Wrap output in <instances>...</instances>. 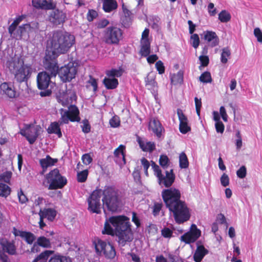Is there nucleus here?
I'll list each match as a JSON object with an SVG mask.
<instances>
[{"label": "nucleus", "mask_w": 262, "mask_h": 262, "mask_svg": "<svg viewBox=\"0 0 262 262\" xmlns=\"http://www.w3.org/2000/svg\"><path fill=\"white\" fill-rule=\"evenodd\" d=\"M159 162L160 165L164 168H166L169 165V159L165 155L161 156Z\"/></svg>", "instance_id": "nucleus-48"}, {"label": "nucleus", "mask_w": 262, "mask_h": 262, "mask_svg": "<svg viewBox=\"0 0 262 262\" xmlns=\"http://www.w3.org/2000/svg\"><path fill=\"white\" fill-rule=\"evenodd\" d=\"M177 114L180 121V130L182 133L186 134L190 130V127L188 125V119L180 109L177 110Z\"/></svg>", "instance_id": "nucleus-17"}, {"label": "nucleus", "mask_w": 262, "mask_h": 262, "mask_svg": "<svg viewBox=\"0 0 262 262\" xmlns=\"http://www.w3.org/2000/svg\"><path fill=\"white\" fill-rule=\"evenodd\" d=\"M17 26L14 25V24H12L8 28V31L10 36L12 38H14L15 33L16 32V30L17 29Z\"/></svg>", "instance_id": "nucleus-64"}, {"label": "nucleus", "mask_w": 262, "mask_h": 262, "mask_svg": "<svg viewBox=\"0 0 262 262\" xmlns=\"http://www.w3.org/2000/svg\"><path fill=\"white\" fill-rule=\"evenodd\" d=\"M117 6L116 0H103V9L106 12H110L116 9Z\"/></svg>", "instance_id": "nucleus-25"}, {"label": "nucleus", "mask_w": 262, "mask_h": 262, "mask_svg": "<svg viewBox=\"0 0 262 262\" xmlns=\"http://www.w3.org/2000/svg\"><path fill=\"white\" fill-rule=\"evenodd\" d=\"M49 262H71V260L66 256L56 255L51 257Z\"/></svg>", "instance_id": "nucleus-41"}, {"label": "nucleus", "mask_w": 262, "mask_h": 262, "mask_svg": "<svg viewBox=\"0 0 262 262\" xmlns=\"http://www.w3.org/2000/svg\"><path fill=\"white\" fill-rule=\"evenodd\" d=\"M29 28H30V25L29 24H25L18 27V28L17 27L15 33L14 38L17 39L18 38H21L23 34L26 31V30Z\"/></svg>", "instance_id": "nucleus-35"}, {"label": "nucleus", "mask_w": 262, "mask_h": 262, "mask_svg": "<svg viewBox=\"0 0 262 262\" xmlns=\"http://www.w3.org/2000/svg\"><path fill=\"white\" fill-rule=\"evenodd\" d=\"M98 15L97 12L94 10H90L89 11V12L87 15L88 20L89 21H91L93 20L94 18H95Z\"/></svg>", "instance_id": "nucleus-57"}, {"label": "nucleus", "mask_w": 262, "mask_h": 262, "mask_svg": "<svg viewBox=\"0 0 262 262\" xmlns=\"http://www.w3.org/2000/svg\"><path fill=\"white\" fill-rule=\"evenodd\" d=\"M103 83L108 89H114L118 84V80L116 78H105Z\"/></svg>", "instance_id": "nucleus-30"}, {"label": "nucleus", "mask_w": 262, "mask_h": 262, "mask_svg": "<svg viewBox=\"0 0 262 262\" xmlns=\"http://www.w3.org/2000/svg\"><path fill=\"white\" fill-rule=\"evenodd\" d=\"M180 167L181 168H186L188 167L189 162L187 157L184 152L180 154L179 156Z\"/></svg>", "instance_id": "nucleus-36"}, {"label": "nucleus", "mask_w": 262, "mask_h": 262, "mask_svg": "<svg viewBox=\"0 0 262 262\" xmlns=\"http://www.w3.org/2000/svg\"><path fill=\"white\" fill-rule=\"evenodd\" d=\"M75 42L73 35L61 31L53 34L48 41L47 50L43 64L46 69L49 70L53 75L57 74L58 67L55 58L59 54L66 53Z\"/></svg>", "instance_id": "nucleus-1"}, {"label": "nucleus", "mask_w": 262, "mask_h": 262, "mask_svg": "<svg viewBox=\"0 0 262 262\" xmlns=\"http://www.w3.org/2000/svg\"><path fill=\"white\" fill-rule=\"evenodd\" d=\"M46 179L50 183L49 189H56L62 188L67 184V180L59 173L57 169H54L46 175Z\"/></svg>", "instance_id": "nucleus-9"}, {"label": "nucleus", "mask_w": 262, "mask_h": 262, "mask_svg": "<svg viewBox=\"0 0 262 262\" xmlns=\"http://www.w3.org/2000/svg\"><path fill=\"white\" fill-rule=\"evenodd\" d=\"M247 170L245 166H242L236 171L237 177L241 179H243L246 176Z\"/></svg>", "instance_id": "nucleus-51"}, {"label": "nucleus", "mask_w": 262, "mask_h": 262, "mask_svg": "<svg viewBox=\"0 0 262 262\" xmlns=\"http://www.w3.org/2000/svg\"><path fill=\"white\" fill-rule=\"evenodd\" d=\"M129 220V219L125 216H112L110 218L108 221L105 222L102 233L110 235L114 234V229L110 225L111 224L116 230L119 244L124 246L127 243L130 242L133 239V233Z\"/></svg>", "instance_id": "nucleus-3"}, {"label": "nucleus", "mask_w": 262, "mask_h": 262, "mask_svg": "<svg viewBox=\"0 0 262 262\" xmlns=\"http://www.w3.org/2000/svg\"><path fill=\"white\" fill-rule=\"evenodd\" d=\"M102 192L101 190L94 191L88 199V209L93 213L101 212V198Z\"/></svg>", "instance_id": "nucleus-10"}, {"label": "nucleus", "mask_w": 262, "mask_h": 262, "mask_svg": "<svg viewBox=\"0 0 262 262\" xmlns=\"http://www.w3.org/2000/svg\"><path fill=\"white\" fill-rule=\"evenodd\" d=\"M162 195L165 205L173 213L176 222L182 224L189 220L190 213L186 204L180 200L181 193L179 190L174 188L164 189Z\"/></svg>", "instance_id": "nucleus-2"}, {"label": "nucleus", "mask_w": 262, "mask_h": 262, "mask_svg": "<svg viewBox=\"0 0 262 262\" xmlns=\"http://www.w3.org/2000/svg\"><path fill=\"white\" fill-rule=\"evenodd\" d=\"M21 236L25 238V240L29 244H31L35 239L34 235L30 232H24Z\"/></svg>", "instance_id": "nucleus-42"}, {"label": "nucleus", "mask_w": 262, "mask_h": 262, "mask_svg": "<svg viewBox=\"0 0 262 262\" xmlns=\"http://www.w3.org/2000/svg\"><path fill=\"white\" fill-rule=\"evenodd\" d=\"M120 119L117 116H114L110 120V124L113 127H117L120 125Z\"/></svg>", "instance_id": "nucleus-52"}, {"label": "nucleus", "mask_w": 262, "mask_h": 262, "mask_svg": "<svg viewBox=\"0 0 262 262\" xmlns=\"http://www.w3.org/2000/svg\"><path fill=\"white\" fill-rule=\"evenodd\" d=\"M106 74L108 76L120 77L122 74V71L121 70L113 69L111 71H107Z\"/></svg>", "instance_id": "nucleus-49"}, {"label": "nucleus", "mask_w": 262, "mask_h": 262, "mask_svg": "<svg viewBox=\"0 0 262 262\" xmlns=\"http://www.w3.org/2000/svg\"><path fill=\"white\" fill-rule=\"evenodd\" d=\"M195 108L197 115L200 116V111L202 106V102L201 99H198L197 97L194 98Z\"/></svg>", "instance_id": "nucleus-58"}, {"label": "nucleus", "mask_w": 262, "mask_h": 262, "mask_svg": "<svg viewBox=\"0 0 262 262\" xmlns=\"http://www.w3.org/2000/svg\"><path fill=\"white\" fill-rule=\"evenodd\" d=\"M102 201L103 205L111 211H116L120 204V198L117 190L113 187H106L103 190Z\"/></svg>", "instance_id": "nucleus-6"}, {"label": "nucleus", "mask_w": 262, "mask_h": 262, "mask_svg": "<svg viewBox=\"0 0 262 262\" xmlns=\"http://www.w3.org/2000/svg\"><path fill=\"white\" fill-rule=\"evenodd\" d=\"M94 244L97 254L103 255L109 259H113L115 257L116 251L114 247L110 243L100 239H97L94 242Z\"/></svg>", "instance_id": "nucleus-8"}, {"label": "nucleus", "mask_w": 262, "mask_h": 262, "mask_svg": "<svg viewBox=\"0 0 262 262\" xmlns=\"http://www.w3.org/2000/svg\"><path fill=\"white\" fill-rule=\"evenodd\" d=\"M57 162V159H52L49 156L39 160V163L43 169V172L49 166L54 165Z\"/></svg>", "instance_id": "nucleus-23"}, {"label": "nucleus", "mask_w": 262, "mask_h": 262, "mask_svg": "<svg viewBox=\"0 0 262 262\" xmlns=\"http://www.w3.org/2000/svg\"><path fill=\"white\" fill-rule=\"evenodd\" d=\"M159 18L158 17H152L151 19H150L149 24L151 27L155 30H158L159 29Z\"/></svg>", "instance_id": "nucleus-47"}, {"label": "nucleus", "mask_w": 262, "mask_h": 262, "mask_svg": "<svg viewBox=\"0 0 262 262\" xmlns=\"http://www.w3.org/2000/svg\"><path fill=\"white\" fill-rule=\"evenodd\" d=\"M231 55L230 50L228 48H224L222 50L221 61L223 63H226L228 62V59Z\"/></svg>", "instance_id": "nucleus-37"}, {"label": "nucleus", "mask_w": 262, "mask_h": 262, "mask_svg": "<svg viewBox=\"0 0 262 262\" xmlns=\"http://www.w3.org/2000/svg\"><path fill=\"white\" fill-rule=\"evenodd\" d=\"M199 60L201 63V66L206 67L209 63V58L207 56L201 55L199 57Z\"/></svg>", "instance_id": "nucleus-61"}, {"label": "nucleus", "mask_w": 262, "mask_h": 262, "mask_svg": "<svg viewBox=\"0 0 262 262\" xmlns=\"http://www.w3.org/2000/svg\"><path fill=\"white\" fill-rule=\"evenodd\" d=\"M220 114L223 119V120L227 122L228 120V115L226 113V110L224 106H221L220 108Z\"/></svg>", "instance_id": "nucleus-63"}, {"label": "nucleus", "mask_w": 262, "mask_h": 262, "mask_svg": "<svg viewBox=\"0 0 262 262\" xmlns=\"http://www.w3.org/2000/svg\"><path fill=\"white\" fill-rule=\"evenodd\" d=\"M36 242L40 246L45 248H49L51 247V244L50 239L45 236H40L38 237Z\"/></svg>", "instance_id": "nucleus-34"}, {"label": "nucleus", "mask_w": 262, "mask_h": 262, "mask_svg": "<svg viewBox=\"0 0 262 262\" xmlns=\"http://www.w3.org/2000/svg\"><path fill=\"white\" fill-rule=\"evenodd\" d=\"M39 216L41 218H47L48 220L52 221L56 216V212L52 209H45L40 210L39 212Z\"/></svg>", "instance_id": "nucleus-26"}, {"label": "nucleus", "mask_w": 262, "mask_h": 262, "mask_svg": "<svg viewBox=\"0 0 262 262\" xmlns=\"http://www.w3.org/2000/svg\"><path fill=\"white\" fill-rule=\"evenodd\" d=\"M47 70L50 73L51 76L47 72H40L37 75V81L38 87L41 90L47 89L51 81V77L56 75V74L55 75H52L49 70Z\"/></svg>", "instance_id": "nucleus-14"}, {"label": "nucleus", "mask_w": 262, "mask_h": 262, "mask_svg": "<svg viewBox=\"0 0 262 262\" xmlns=\"http://www.w3.org/2000/svg\"><path fill=\"white\" fill-rule=\"evenodd\" d=\"M7 68L15 76V79L19 82H23L30 74V68L24 65V61L18 55H15L9 59L6 63Z\"/></svg>", "instance_id": "nucleus-5"}, {"label": "nucleus", "mask_w": 262, "mask_h": 262, "mask_svg": "<svg viewBox=\"0 0 262 262\" xmlns=\"http://www.w3.org/2000/svg\"><path fill=\"white\" fill-rule=\"evenodd\" d=\"M59 123L60 125L63 124H60L59 121H58V122H55L52 123L48 128V133L56 134L58 135V137H61L62 136V134L60 130V128H59Z\"/></svg>", "instance_id": "nucleus-27"}, {"label": "nucleus", "mask_w": 262, "mask_h": 262, "mask_svg": "<svg viewBox=\"0 0 262 262\" xmlns=\"http://www.w3.org/2000/svg\"><path fill=\"white\" fill-rule=\"evenodd\" d=\"M11 175L12 173L10 171H6L0 175V181H4L6 183H9Z\"/></svg>", "instance_id": "nucleus-53"}, {"label": "nucleus", "mask_w": 262, "mask_h": 262, "mask_svg": "<svg viewBox=\"0 0 262 262\" xmlns=\"http://www.w3.org/2000/svg\"><path fill=\"white\" fill-rule=\"evenodd\" d=\"M207 253L208 251L203 246H198L193 255L194 261L200 262Z\"/></svg>", "instance_id": "nucleus-24"}, {"label": "nucleus", "mask_w": 262, "mask_h": 262, "mask_svg": "<svg viewBox=\"0 0 262 262\" xmlns=\"http://www.w3.org/2000/svg\"><path fill=\"white\" fill-rule=\"evenodd\" d=\"M254 35L257 38L258 42L262 43V32L259 28H256L254 29Z\"/></svg>", "instance_id": "nucleus-54"}, {"label": "nucleus", "mask_w": 262, "mask_h": 262, "mask_svg": "<svg viewBox=\"0 0 262 262\" xmlns=\"http://www.w3.org/2000/svg\"><path fill=\"white\" fill-rule=\"evenodd\" d=\"M82 160L84 164L89 165L92 161V158L90 156V154H85L82 157Z\"/></svg>", "instance_id": "nucleus-59"}, {"label": "nucleus", "mask_w": 262, "mask_h": 262, "mask_svg": "<svg viewBox=\"0 0 262 262\" xmlns=\"http://www.w3.org/2000/svg\"><path fill=\"white\" fill-rule=\"evenodd\" d=\"M123 32L117 27H108L103 32V41L108 45H118L122 38Z\"/></svg>", "instance_id": "nucleus-7"}, {"label": "nucleus", "mask_w": 262, "mask_h": 262, "mask_svg": "<svg viewBox=\"0 0 262 262\" xmlns=\"http://www.w3.org/2000/svg\"><path fill=\"white\" fill-rule=\"evenodd\" d=\"M76 98L75 93L72 90H67L66 88H62L59 90L57 95V100L63 106L68 107V110L63 108L60 110L61 117L59 122L60 124H67L69 121H80L79 110L75 105L72 104L73 101L76 100Z\"/></svg>", "instance_id": "nucleus-4"}, {"label": "nucleus", "mask_w": 262, "mask_h": 262, "mask_svg": "<svg viewBox=\"0 0 262 262\" xmlns=\"http://www.w3.org/2000/svg\"><path fill=\"white\" fill-rule=\"evenodd\" d=\"M221 183L222 186L226 187L229 184V178L227 174L224 173L221 178Z\"/></svg>", "instance_id": "nucleus-56"}, {"label": "nucleus", "mask_w": 262, "mask_h": 262, "mask_svg": "<svg viewBox=\"0 0 262 262\" xmlns=\"http://www.w3.org/2000/svg\"><path fill=\"white\" fill-rule=\"evenodd\" d=\"M54 253L52 250H46L37 255L32 262H37L40 260H46Z\"/></svg>", "instance_id": "nucleus-32"}, {"label": "nucleus", "mask_w": 262, "mask_h": 262, "mask_svg": "<svg viewBox=\"0 0 262 262\" xmlns=\"http://www.w3.org/2000/svg\"><path fill=\"white\" fill-rule=\"evenodd\" d=\"M125 149V146L120 145L117 149L114 151V156L116 157V162L120 165L122 166L125 164V159L124 153V150Z\"/></svg>", "instance_id": "nucleus-19"}, {"label": "nucleus", "mask_w": 262, "mask_h": 262, "mask_svg": "<svg viewBox=\"0 0 262 262\" xmlns=\"http://www.w3.org/2000/svg\"><path fill=\"white\" fill-rule=\"evenodd\" d=\"M86 86L89 89L92 87L93 91L94 92H96L97 90V83L96 80L93 78L92 76H90Z\"/></svg>", "instance_id": "nucleus-46"}, {"label": "nucleus", "mask_w": 262, "mask_h": 262, "mask_svg": "<svg viewBox=\"0 0 262 262\" xmlns=\"http://www.w3.org/2000/svg\"><path fill=\"white\" fill-rule=\"evenodd\" d=\"M151 166L154 171L155 174L157 177V178H159L161 177L162 174L159 166L155 162H152Z\"/></svg>", "instance_id": "nucleus-50"}, {"label": "nucleus", "mask_w": 262, "mask_h": 262, "mask_svg": "<svg viewBox=\"0 0 262 262\" xmlns=\"http://www.w3.org/2000/svg\"><path fill=\"white\" fill-rule=\"evenodd\" d=\"M200 81L203 83H210L212 81L211 74L209 72H204L199 77Z\"/></svg>", "instance_id": "nucleus-43"}, {"label": "nucleus", "mask_w": 262, "mask_h": 262, "mask_svg": "<svg viewBox=\"0 0 262 262\" xmlns=\"http://www.w3.org/2000/svg\"><path fill=\"white\" fill-rule=\"evenodd\" d=\"M156 67L159 74H162L164 73V66L161 61L159 60L157 61L156 63Z\"/></svg>", "instance_id": "nucleus-60"}, {"label": "nucleus", "mask_w": 262, "mask_h": 262, "mask_svg": "<svg viewBox=\"0 0 262 262\" xmlns=\"http://www.w3.org/2000/svg\"><path fill=\"white\" fill-rule=\"evenodd\" d=\"M66 14L62 11L56 10L52 11L49 16V20L55 25H59L65 21Z\"/></svg>", "instance_id": "nucleus-18"}, {"label": "nucleus", "mask_w": 262, "mask_h": 262, "mask_svg": "<svg viewBox=\"0 0 262 262\" xmlns=\"http://www.w3.org/2000/svg\"><path fill=\"white\" fill-rule=\"evenodd\" d=\"M41 2V9L51 10L54 9L56 7L55 4L52 0H42Z\"/></svg>", "instance_id": "nucleus-38"}, {"label": "nucleus", "mask_w": 262, "mask_h": 262, "mask_svg": "<svg viewBox=\"0 0 262 262\" xmlns=\"http://www.w3.org/2000/svg\"><path fill=\"white\" fill-rule=\"evenodd\" d=\"M10 188L6 184L0 183V196L6 197L10 193Z\"/></svg>", "instance_id": "nucleus-40"}, {"label": "nucleus", "mask_w": 262, "mask_h": 262, "mask_svg": "<svg viewBox=\"0 0 262 262\" xmlns=\"http://www.w3.org/2000/svg\"><path fill=\"white\" fill-rule=\"evenodd\" d=\"M76 73V66L73 62H70L64 67H62L58 72V75L63 82L71 81L75 78Z\"/></svg>", "instance_id": "nucleus-11"}, {"label": "nucleus", "mask_w": 262, "mask_h": 262, "mask_svg": "<svg viewBox=\"0 0 262 262\" xmlns=\"http://www.w3.org/2000/svg\"><path fill=\"white\" fill-rule=\"evenodd\" d=\"M203 35V38L209 46L214 47L218 45L219 38L214 32L211 31H205Z\"/></svg>", "instance_id": "nucleus-16"}, {"label": "nucleus", "mask_w": 262, "mask_h": 262, "mask_svg": "<svg viewBox=\"0 0 262 262\" xmlns=\"http://www.w3.org/2000/svg\"><path fill=\"white\" fill-rule=\"evenodd\" d=\"M183 81V74L181 72L174 74L171 76V82L173 84H181Z\"/></svg>", "instance_id": "nucleus-33"}, {"label": "nucleus", "mask_w": 262, "mask_h": 262, "mask_svg": "<svg viewBox=\"0 0 262 262\" xmlns=\"http://www.w3.org/2000/svg\"><path fill=\"white\" fill-rule=\"evenodd\" d=\"M41 127L37 125H29L20 130V134L27 138L32 144L36 141Z\"/></svg>", "instance_id": "nucleus-12"}, {"label": "nucleus", "mask_w": 262, "mask_h": 262, "mask_svg": "<svg viewBox=\"0 0 262 262\" xmlns=\"http://www.w3.org/2000/svg\"><path fill=\"white\" fill-rule=\"evenodd\" d=\"M88 175L87 170H83L77 173V180L79 182H84L86 181Z\"/></svg>", "instance_id": "nucleus-45"}, {"label": "nucleus", "mask_w": 262, "mask_h": 262, "mask_svg": "<svg viewBox=\"0 0 262 262\" xmlns=\"http://www.w3.org/2000/svg\"><path fill=\"white\" fill-rule=\"evenodd\" d=\"M82 129L83 132L84 133H88L90 132L91 130V126L89 123L88 120H84L82 121Z\"/></svg>", "instance_id": "nucleus-55"}, {"label": "nucleus", "mask_w": 262, "mask_h": 262, "mask_svg": "<svg viewBox=\"0 0 262 262\" xmlns=\"http://www.w3.org/2000/svg\"><path fill=\"white\" fill-rule=\"evenodd\" d=\"M215 126L216 130L217 133L222 134L224 132V125L222 121L216 122Z\"/></svg>", "instance_id": "nucleus-62"}, {"label": "nucleus", "mask_w": 262, "mask_h": 262, "mask_svg": "<svg viewBox=\"0 0 262 262\" xmlns=\"http://www.w3.org/2000/svg\"><path fill=\"white\" fill-rule=\"evenodd\" d=\"M140 147L144 151H152L155 148L154 143L139 140Z\"/></svg>", "instance_id": "nucleus-28"}, {"label": "nucleus", "mask_w": 262, "mask_h": 262, "mask_svg": "<svg viewBox=\"0 0 262 262\" xmlns=\"http://www.w3.org/2000/svg\"><path fill=\"white\" fill-rule=\"evenodd\" d=\"M190 44L192 46L196 49L200 45V38L197 34H192L190 36Z\"/></svg>", "instance_id": "nucleus-44"}, {"label": "nucleus", "mask_w": 262, "mask_h": 262, "mask_svg": "<svg viewBox=\"0 0 262 262\" xmlns=\"http://www.w3.org/2000/svg\"><path fill=\"white\" fill-rule=\"evenodd\" d=\"M175 176L173 173V170L171 169L169 171H166V175H162L158 178L159 184L161 186H164L166 187H170L174 181Z\"/></svg>", "instance_id": "nucleus-15"}, {"label": "nucleus", "mask_w": 262, "mask_h": 262, "mask_svg": "<svg viewBox=\"0 0 262 262\" xmlns=\"http://www.w3.org/2000/svg\"><path fill=\"white\" fill-rule=\"evenodd\" d=\"M219 19L222 23H227L230 20L231 15L226 11L223 10L219 14Z\"/></svg>", "instance_id": "nucleus-39"}, {"label": "nucleus", "mask_w": 262, "mask_h": 262, "mask_svg": "<svg viewBox=\"0 0 262 262\" xmlns=\"http://www.w3.org/2000/svg\"><path fill=\"white\" fill-rule=\"evenodd\" d=\"M0 88L1 91L4 94L7 95L10 98H14L16 96V92L13 89L12 86L9 85L7 83H3L1 86Z\"/></svg>", "instance_id": "nucleus-22"}, {"label": "nucleus", "mask_w": 262, "mask_h": 262, "mask_svg": "<svg viewBox=\"0 0 262 262\" xmlns=\"http://www.w3.org/2000/svg\"><path fill=\"white\" fill-rule=\"evenodd\" d=\"M201 235V231L192 224L190 230L181 236V240L186 244L194 242Z\"/></svg>", "instance_id": "nucleus-13"}, {"label": "nucleus", "mask_w": 262, "mask_h": 262, "mask_svg": "<svg viewBox=\"0 0 262 262\" xmlns=\"http://www.w3.org/2000/svg\"><path fill=\"white\" fill-rule=\"evenodd\" d=\"M155 74L152 72L148 74L145 78L146 86L148 89H151L156 85Z\"/></svg>", "instance_id": "nucleus-29"}, {"label": "nucleus", "mask_w": 262, "mask_h": 262, "mask_svg": "<svg viewBox=\"0 0 262 262\" xmlns=\"http://www.w3.org/2000/svg\"><path fill=\"white\" fill-rule=\"evenodd\" d=\"M149 128L160 137L161 136L162 127L160 122L156 119L151 120L149 123Z\"/></svg>", "instance_id": "nucleus-21"}, {"label": "nucleus", "mask_w": 262, "mask_h": 262, "mask_svg": "<svg viewBox=\"0 0 262 262\" xmlns=\"http://www.w3.org/2000/svg\"><path fill=\"white\" fill-rule=\"evenodd\" d=\"M0 244L4 251L11 255L16 253V248L13 242H9L5 238H2L0 239Z\"/></svg>", "instance_id": "nucleus-20"}, {"label": "nucleus", "mask_w": 262, "mask_h": 262, "mask_svg": "<svg viewBox=\"0 0 262 262\" xmlns=\"http://www.w3.org/2000/svg\"><path fill=\"white\" fill-rule=\"evenodd\" d=\"M141 49L140 53L142 56H147L150 53V42L149 40H146L144 42H141Z\"/></svg>", "instance_id": "nucleus-31"}]
</instances>
